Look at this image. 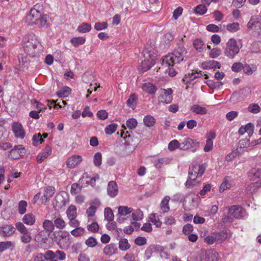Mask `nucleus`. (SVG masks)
<instances>
[{"instance_id":"f03ea898","label":"nucleus","mask_w":261,"mask_h":261,"mask_svg":"<svg viewBox=\"0 0 261 261\" xmlns=\"http://www.w3.org/2000/svg\"><path fill=\"white\" fill-rule=\"evenodd\" d=\"M142 55L144 59L142 61L140 70L141 72H144L155 64L156 50L152 46H146L143 50Z\"/></svg>"},{"instance_id":"7ed1b4c3","label":"nucleus","mask_w":261,"mask_h":261,"mask_svg":"<svg viewBox=\"0 0 261 261\" xmlns=\"http://www.w3.org/2000/svg\"><path fill=\"white\" fill-rule=\"evenodd\" d=\"M205 170V164H195L190 165L189 168L188 178L185 183L186 187L190 188L192 185H194L193 182L197 177L201 176Z\"/></svg>"},{"instance_id":"58836bf2","label":"nucleus","mask_w":261,"mask_h":261,"mask_svg":"<svg viewBox=\"0 0 261 261\" xmlns=\"http://www.w3.org/2000/svg\"><path fill=\"white\" fill-rule=\"evenodd\" d=\"M91 25L89 23H83L81 25H80L77 30L82 33H86L90 32L91 30Z\"/></svg>"},{"instance_id":"69168bd1","label":"nucleus","mask_w":261,"mask_h":261,"mask_svg":"<svg viewBox=\"0 0 261 261\" xmlns=\"http://www.w3.org/2000/svg\"><path fill=\"white\" fill-rule=\"evenodd\" d=\"M135 243L136 245L141 246L147 243V240L145 237H138L135 239Z\"/></svg>"},{"instance_id":"13d9d810","label":"nucleus","mask_w":261,"mask_h":261,"mask_svg":"<svg viewBox=\"0 0 261 261\" xmlns=\"http://www.w3.org/2000/svg\"><path fill=\"white\" fill-rule=\"evenodd\" d=\"M85 244L88 247L93 248L96 246L97 241L95 238L90 237L86 240Z\"/></svg>"},{"instance_id":"5fc2aeb1","label":"nucleus","mask_w":261,"mask_h":261,"mask_svg":"<svg viewBox=\"0 0 261 261\" xmlns=\"http://www.w3.org/2000/svg\"><path fill=\"white\" fill-rule=\"evenodd\" d=\"M180 145V143L177 140H173L169 142L168 148L170 151H173L176 149H179Z\"/></svg>"},{"instance_id":"2f4dec72","label":"nucleus","mask_w":261,"mask_h":261,"mask_svg":"<svg viewBox=\"0 0 261 261\" xmlns=\"http://www.w3.org/2000/svg\"><path fill=\"white\" fill-rule=\"evenodd\" d=\"M137 100V96L135 94H132L126 101V105L128 107L134 109L136 107Z\"/></svg>"},{"instance_id":"e2e57ef3","label":"nucleus","mask_w":261,"mask_h":261,"mask_svg":"<svg viewBox=\"0 0 261 261\" xmlns=\"http://www.w3.org/2000/svg\"><path fill=\"white\" fill-rule=\"evenodd\" d=\"M82 189V186L77 183H73L71 185L70 192L72 194L79 193Z\"/></svg>"},{"instance_id":"9b49d317","label":"nucleus","mask_w":261,"mask_h":261,"mask_svg":"<svg viewBox=\"0 0 261 261\" xmlns=\"http://www.w3.org/2000/svg\"><path fill=\"white\" fill-rule=\"evenodd\" d=\"M15 232V228L12 224H5L0 226V237L8 238Z\"/></svg>"},{"instance_id":"49530a36","label":"nucleus","mask_w":261,"mask_h":261,"mask_svg":"<svg viewBox=\"0 0 261 261\" xmlns=\"http://www.w3.org/2000/svg\"><path fill=\"white\" fill-rule=\"evenodd\" d=\"M118 125L116 123H111L106 127L105 131L106 134L111 135L117 129Z\"/></svg>"},{"instance_id":"09e8293b","label":"nucleus","mask_w":261,"mask_h":261,"mask_svg":"<svg viewBox=\"0 0 261 261\" xmlns=\"http://www.w3.org/2000/svg\"><path fill=\"white\" fill-rule=\"evenodd\" d=\"M54 224L57 228L63 229L65 227L66 223L64 220L60 217L57 218L54 220Z\"/></svg>"},{"instance_id":"680f3d73","label":"nucleus","mask_w":261,"mask_h":261,"mask_svg":"<svg viewBox=\"0 0 261 261\" xmlns=\"http://www.w3.org/2000/svg\"><path fill=\"white\" fill-rule=\"evenodd\" d=\"M85 231V229L82 227H76L71 231V234L74 237H79L82 235Z\"/></svg>"},{"instance_id":"774afa93","label":"nucleus","mask_w":261,"mask_h":261,"mask_svg":"<svg viewBox=\"0 0 261 261\" xmlns=\"http://www.w3.org/2000/svg\"><path fill=\"white\" fill-rule=\"evenodd\" d=\"M243 68V64L241 62L233 63L231 66V70L234 72H239Z\"/></svg>"},{"instance_id":"0eeeda50","label":"nucleus","mask_w":261,"mask_h":261,"mask_svg":"<svg viewBox=\"0 0 261 261\" xmlns=\"http://www.w3.org/2000/svg\"><path fill=\"white\" fill-rule=\"evenodd\" d=\"M39 45V42L35 36L34 35L30 36L28 38L27 42H25L23 45L24 51L27 55L34 57L38 53L37 48Z\"/></svg>"},{"instance_id":"f704fd0d","label":"nucleus","mask_w":261,"mask_h":261,"mask_svg":"<svg viewBox=\"0 0 261 261\" xmlns=\"http://www.w3.org/2000/svg\"><path fill=\"white\" fill-rule=\"evenodd\" d=\"M118 215L121 216H125L133 212V209L126 206H120L118 207Z\"/></svg>"},{"instance_id":"aec40b11","label":"nucleus","mask_w":261,"mask_h":261,"mask_svg":"<svg viewBox=\"0 0 261 261\" xmlns=\"http://www.w3.org/2000/svg\"><path fill=\"white\" fill-rule=\"evenodd\" d=\"M202 67L204 69H215L220 68L221 67V64L220 62L215 60H209L202 63Z\"/></svg>"},{"instance_id":"5701e85b","label":"nucleus","mask_w":261,"mask_h":261,"mask_svg":"<svg viewBox=\"0 0 261 261\" xmlns=\"http://www.w3.org/2000/svg\"><path fill=\"white\" fill-rule=\"evenodd\" d=\"M117 250V248L116 244L111 243L104 248L103 252L107 255L111 256L114 254Z\"/></svg>"},{"instance_id":"4c0bfd02","label":"nucleus","mask_w":261,"mask_h":261,"mask_svg":"<svg viewBox=\"0 0 261 261\" xmlns=\"http://www.w3.org/2000/svg\"><path fill=\"white\" fill-rule=\"evenodd\" d=\"M43 228L47 232H53L55 229L54 223L49 220H45L43 223Z\"/></svg>"},{"instance_id":"c03bdc74","label":"nucleus","mask_w":261,"mask_h":261,"mask_svg":"<svg viewBox=\"0 0 261 261\" xmlns=\"http://www.w3.org/2000/svg\"><path fill=\"white\" fill-rule=\"evenodd\" d=\"M28 203L27 201L24 200H21L18 202V213L20 215H23L27 211V207Z\"/></svg>"},{"instance_id":"6e6d98bb","label":"nucleus","mask_w":261,"mask_h":261,"mask_svg":"<svg viewBox=\"0 0 261 261\" xmlns=\"http://www.w3.org/2000/svg\"><path fill=\"white\" fill-rule=\"evenodd\" d=\"M94 164L97 167L100 166L102 163V154L100 152H96L93 158Z\"/></svg>"},{"instance_id":"6e6552de","label":"nucleus","mask_w":261,"mask_h":261,"mask_svg":"<svg viewBox=\"0 0 261 261\" xmlns=\"http://www.w3.org/2000/svg\"><path fill=\"white\" fill-rule=\"evenodd\" d=\"M172 93L173 90L171 88L162 89L158 97L159 100L166 104L170 103L173 99Z\"/></svg>"},{"instance_id":"603ef678","label":"nucleus","mask_w":261,"mask_h":261,"mask_svg":"<svg viewBox=\"0 0 261 261\" xmlns=\"http://www.w3.org/2000/svg\"><path fill=\"white\" fill-rule=\"evenodd\" d=\"M248 111L253 114L259 113L261 110L259 105L257 103H251L247 108Z\"/></svg>"},{"instance_id":"7c9ffc66","label":"nucleus","mask_w":261,"mask_h":261,"mask_svg":"<svg viewBox=\"0 0 261 261\" xmlns=\"http://www.w3.org/2000/svg\"><path fill=\"white\" fill-rule=\"evenodd\" d=\"M167 63H168V64H165V63L164 62V58L163 59L162 62V65L163 66H164L165 67H168V74H169V76H174L176 74L177 72L175 71L174 69H173L172 68V66H173V65L175 64L172 62H168Z\"/></svg>"},{"instance_id":"37998d69","label":"nucleus","mask_w":261,"mask_h":261,"mask_svg":"<svg viewBox=\"0 0 261 261\" xmlns=\"http://www.w3.org/2000/svg\"><path fill=\"white\" fill-rule=\"evenodd\" d=\"M14 246V245L11 241H7L0 242V253L4 252L5 250L10 248L11 247Z\"/></svg>"},{"instance_id":"8fccbe9b","label":"nucleus","mask_w":261,"mask_h":261,"mask_svg":"<svg viewBox=\"0 0 261 261\" xmlns=\"http://www.w3.org/2000/svg\"><path fill=\"white\" fill-rule=\"evenodd\" d=\"M226 29L229 32H236L240 29V24L237 22L228 23L226 25Z\"/></svg>"},{"instance_id":"052dcab7","label":"nucleus","mask_w":261,"mask_h":261,"mask_svg":"<svg viewBox=\"0 0 261 261\" xmlns=\"http://www.w3.org/2000/svg\"><path fill=\"white\" fill-rule=\"evenodd\" d=\"M22 234V235L20 236V240L22 243L28 244L31 241L32 237L30 231L28 232V233H23Z\"/></svg>"},{"instance_id":"dca6fc26","label":"nucleus","mask_w":261,"mask_h":261,"mask_svg":"<svg viewBox=\"0 0 261 261\" xmlns=\"http://www.w3.org/2000/svg\"><path fill=\"white\" fill-rule=\"evenodd\" d=\"M55 188L53 186L46 187L43 196L41 197L42 202H46L55 194Z\"/></svg>"},{"instance_id":"f3484780","label":"nucleus","mask_w":261,"mask_h":261,"mask_svg":"<svg viewBox=\"0 0 261 261\" xmlns=\"http://www.w3.org/2000/svg\"><path fill=\"white\" fill-rule=\"evenodd\" d=\"M206 261H218L219 254L215 249H210L205 252Z\"/></svg>"},{"instance_id":"79ce46f5","label":"nucleus","mask_w":261,"mask_h":261,"mask_svg":"<svg viewBox=\"0 0 261 261\" xmlns=\"http://www.w3.org/2000/svg\"><path fill=\"white\" fill-rule=\"evenodd\" d=\"M132 218L135 221H139L141 220L143 218V213L142 211L139 209H137L135 211H133L132 212Z\"/></svg>"},{"instance_id":"4be33fe9","label":"nucleus","mask_w":261,"mask_h":261,"mask_svg":"<svg viewBox=\"0 0 261 261\" xmlns=\"http://www.w3.org/2000/svg\"><path fill=\"white\" fill-rule=\"evenodd\" d=\"M143 90L150 94H154L157 90L156 87L152 83H145L142 85Z\"/></svg>"},{"instance_id":"cd10ccee","label":"nucleus","mask_w":261,"mask_h":261,"mask_svg":"<svg viewBox=\"0 0 261 261\" xmlns=\"http://www.w3.org/2000/svg\"><path fill=\"white\" fill-rule=\"evenodd\" d=\"M232 185V181L230 177L227 176L224 179L223 182L221 185L219 191L220 193L224 192L225 190L230 188Z\"/></svg>"},{"instance_id":"4d7b16f0","label":"nucleus","mask_w":261,"mask_h":261,"mask_svg":"<svg viewBox=\"0 0 261 261\" xmlns=\"http://www.w3.org/2000/svg\"><path fill=\"white\" fill-rule=\"evenodd\" d=\"M108 24L107 22H97L94 24V29L98 31L106 30L108 28Z\"/></svg>"},{"instance_id":"3c124183","label":"nucleus","mask_w":261,"mask_h":261,"mask_svg":"<svg viewBox=\"0 0 261 261\" xmlns=\"http://www.w3.org/2000/svg\"><path fill=\"white\" fill-rule=\"evenodd\" d=\"M149 219L150 221L157 227L161 226L162 223L160 221L159 218L156 214H152L150 215Z\"/></svg>"},{"instance_id":"72a5a7b5","label":"nucleus","mask_w":261,"mask_h":261,"mask_svg":"<svg viewBox=\"0 0 261 261\" xmlns=\"http://www.w3.org/2000/svg\"><path fill=\"white\" fill-rule=\"evenodd\" d=\"M160 247V246L152 245L147 248L145 251V257L146 259L148 260L152 256V253L158 249V248Z\"/></svg>"},{"instance_id":"e433bc0d","label":"nucleus","mask_w":261,"mask_h":261,"mask_svg":"<svg viewBox=\"0 0 261 261\" xmlns=\"http://www.w3.org/2000/svg\"><path fill=\"white\" fill-rule=\"evenodd\" d=\"M86 39L83 37H73L70 39V42L74 47H78L85 43Z\"/></svg>"},{"instance_id":"423d86ee","label":"nucleus","mask_w":261,"mask_h":261,"mask_svg":"<svg viewBox=\"0 0 261 261\" xmlns=\"http://www.w3.org/2000/svg\"><path fill=\"white\" fill-rule=\"evenodd\" d=\"M187 54V51L186 48L182 45H179L175 49L173 53L169 54L164 57V62L166 64L168 62L178 64L184 61Z\"/></svg>"},{"instance_id":"412c9836","label":"nucleus","mask_w":261,"mask_h":261,"mask_svg":"<svg viewBox=\"0 0 261 261\" xmlns=\"http://www.w3.org/2000/svg\"><path fill=\"white\" fill-rule=\"evenodd\" d=\"M216 243H221L224 241L228 237V232L226 230L214 232Z\"/></svg>"},{"instance_id":"2eb2a0df","label":"nucleus","mask_w":261,"mask_h":261,"mask_svg":"<svg viewBox=\"0 0 261 261\" xmlns=\"http://www.w3.org/2000/svg\"><path fill=\"white\" fill-rule=\"evenodd\" d=\"M170 162L171 159L168 157L158 158L152 161L154 166L158 169L162 168L164 165L169 164Z\"/></svg>"},{"instance_id":"bf43d9fd","label":"nucleus","mask_w":261,"mask_h":261,"mask_svg":"<svg viewBox=\"0 0 261 261\" xmlns=\"http://www.w3.org/2000/svg\"><path fill=\"white\" fill-rule=\"evenodd\" d=\"M33 143L34 146H37L39 144H41L43 142V139L40 134L34 135L32 138Z\"/></svg>"},{"instance_id":"b1692460","label":"nucleus","mask_w":261,"mask_h":261,"mask_svg":"<svg viewBox=\"0 0 261 261\" xmlns=\"http://www.w3.org/2000/svg\"><path fill=\"white\" fill-rule=\"evenodd\" d=\"M191 110L193 113L198 115H205L207 113V110L206 108L197 104L192 106Z\"/></svg>"},{"instance_id":"f8f14e48","label":"nucleus","mask_w":261,"mask_h":261,"mask_svg":"<svg viewBox=\"0 0 261 261\" xmlns=\"http://www.w3.org/2000/svg\"><path fill=\"white\" fill-rule=\"evenodd\" d=\"M83 160V158L80 155H73L69 156L66 162L67 167L69 169H73L79 165Z\"/></svg>"},{"instance_id":"ddd939ff","label":"nucleus","mask_w":261,"mask_h":261,"mask_svg":"<svg viewBox=\"0 0 261 261\" xmlns=\"http://www.w3.org/2000/svg\"><path fill=\"white\" fill-rule=\"evenodd\" d=\"M107 190L108 195L111 198H114L118 195V186L114 181H110L109 182Z\"/></svg>"},{"instance_id":"1a4fd4ad","label":"nucleus","mask_w":261,"mask_h":261,"mask_svg":"<svg viewBox=\"0 0 261 261\" xmlns=\"http://www.w3.org/2000/svg\"><path fill=\"white\" fill-rule=\"evenodd\" d=\"M228 214L236 219H242L245 216L246 211L240 206L232 205L229 208Z\"/></svg>"},{"instance_id":"de8ad7c7","label":"nucleus","mask_w":261,"mask_h":261,"mask_svg":"<svg viewBox=\"0 0 261 261\" xmlns=\"http://www.w3.org/2000/svg\"><path fill=\"white\" fill-rule=\"evenodd\" d=\"M15 229L20 232V233H28V232H29V230L27 228L24 226V225L20 222H17L15 224Z\"/></svg>"},{"instance_id":"393cba45","label":"nucleus","mask_w":261,"mask_h":261,"mask_svg":"<svg viewBox=\"0 0 261 261\" xmlns=\"http://www.w3.org/2000/svg\"><path fill=\"white\" fill-rule=\"evenodd\" d=\"M71 89L67 86H64L56 93L59 98H65L68 97L71 93Z\"/></svg>"},{"instance_id":"864d4df0","label":"nucleus","mask_w":261,"mask_h":261,"mask_svg":"<svg viewBox=\"0 0 261 261\" xmlns=\"http://www.w3.org/2000/svg\"><path fill=\"white\" fill-rule=\"evenodd\" d=\"M137 120L134 118H129L126 121V125L130 129H133L135 128L137 126Z\"/></svg>"},{"instance_id":"c756f323","label":"nucleus","mask_w":261,"mask_h":261,"mask_svg":"<svg viewBox=\"0 0 261 261\" xmlns=\"http://www.w3.org/2000/svg\"><path fill=\"white\" fill-rule=\"evenodd\" d=\"M169 200H170V197L168 196H166L162 200V201H161V204H160V207H161V209L162 210L163 213L164 214L168 212L170 210V207L169 206Z\"/></svg>"},{"instance_id":"a878e982","label":"nucleus","mask_w":261,"mask_h":261,"mask_svg":"<svg viewBox=\"0 0 261 261\" xmlns=\"http://www.w3.org/2000/svg\"><path fill=\"white\" fill-rule=\"evenodd\" d=\"M22 220L24 224L30 226L34 225L36 221L35 217L32 213L25 214Z\"/></svg>"},{"instance_id":"bb28decb","label":"nucleus","mask_w":261,"mask_h":261,"mask_svg":"<svg viewBox=\"0 0 261 261\" xmlns=\"http://www.w3.org/2000/svg\"><path fill=\"white\" fill-rule=\"evenodd\" d=\"M194 143V140L189 138H186L180 142V145L179 146V149L181 150H187L192 147Z\"/></svg>"},{"instance_id":"c9c22d12","label":"nucleus","mask_w":261,"mask_h":261,"mask_svg":"<svg viewBox=\"0 0 261 261\" xmlns=\"http://www.w3.org/2000/svg\"><path fill=\"white\" fill-rule=\"evenodd\" d=\"M193 45L196 50L201 53L204 48V43L200 39H196L193 41Z\"/></svg>"},{"instance_id":"4468645a","label":"nucleus","mask_w":261,"mask_h":261,"mask_svg":"<svg viewBox=\"0 0 261 261\" xmlns=\"http://www.w3.org/2000/svg\"><path fill=\"white\" fill-rule=\"evenodd\" d=\"M52 152L51 148L47 145L45 147L37 156V160L39 163H42L45 159H46Z\"/></svg>"},{"instance_id":"0e129e2a","label":"nucleus","mask_w":261,"mask_h":261,"mask_svg":"<svg viewBox=\"0 0 261 261\" xmlns=\"http://www.w3.org/2000/svg\"><path fill=\"white\" fill-rule=\"evenodd\" d=\"M87 229L91 232H96L99 230V225L96 222H92L91 224L88 225Z\"/></svg>"},{"instance_id":"39448f33","label":"nucleus","mask_w":261,"mask_h":261,"mask_svg":"<svg viewBox=\"0 0 261 261\" xmlns=\"http://www.w3.org/2000/svg\"><path fill=\"white\" fill-rule=\"evenodd\" d=\"M248 177L251 182L247 186V190L250 193L254 192L261 186V170L253 168L248 173Z\"/></svg>"},{"instance_id":"a211bd4d","label":"nucleus","mask_w":261,"mask_h":261,"mask_svg":"<svg viewBox=\"0 0 261 261\" xmlns=\"http://www.w3.org/2000/svg\"><path fill=\"white\" fill-rule=\"evenodd\" d=\"M121 137L125 140L124 145L125 146L126 149L127 148V146H132L131 151L134 150L135 149V145L132 144L131 142L133 138L131 137L130 135L128 134L127 132L125 134L124 132H122L121 133Z\"/></svg>"},{"instance_id":"6ab92c4d","label":"nucleus","mask_w":261,"mask_h":261,"mask_svg":"<svg viewBox=\"0 0 261 261\" xmlns=\"http://www.w3.org/2000/svg\"><path fill=\"white\" fill-rule=\"evenodd\" d=\"M244 99L243 91L240 90L234 92L230 98V101L233 103H236L239 101H241Z\"/></svg>"},{"instance_id":"a18cd8bd","label":"nucleus","mask_w":261,"mask_h":261,"mask_svg":"<svg viewBox=\"0 0 261 261\" xmlns=\"http://www.w3.org/2000/svg\"><path fill=\"white\" fill-rule=\"evenodd\" d=\"M104 214L105 219L108 221H112L114 220V215L111 208H106L105 209Z\"/></svg>"},{"instance_id":"338daca9","label":"nucleus","mask_w":261,"mask_h":261,"mask_svg":"<svg viewBox=\"0 0 261 261\" xmlns=\"http://www.w3.org/2000/svg\"><path fill=\"white\" fill-rule=\"evenodd\" d=\"M244 72L245 74L247 75H251L253 73V71H255L256 69V67L253 66L251 67L249 65H245L244 66H243Z\"/></svg>"},{"instance_id":"f257e3e1","label":"nucleus","mask_w":261,"mask_h":261,"mask_svg":"<svg viewBox=\"0 0 261 261\" xmlns=\"http://www.w3.org/2000/svg\"><path fill=\"white\" fill-rule=\"evenodd\" d=\"M25 22L29 25H36L38 28H46L49 25V16L43 14L36 8L31 9L25 17Z\"/></svg>"},{"instance_id":"a19ab883","label":"nucleus","mask_w":261,"mask_h":261,"mask_svg":"<svg viewBox=\"0 0 261 261\" xmlns=\"http://www.w3.org/2000/svg\"><path fill=\"white\" fill-rule=\"evenodd\" d=\"M128 241L126 239H121L119 242V248L122 251H126L130 248Z\"/></svg>"},{"instance_id":"473e14b6","label":"nucleus","mask_w":261,"mask_h":261,"mask_svg":"<svg viewBox=\"0 0 261 261\" xmlns=\"http://www.w3.org/2000/svg\"><path fill=\"white\" fill-rule=\"evenodd\" d=\"M66 214L68 219L76 218L77 216L76 207L75 205H70L66 210Z\"/></svg>"},{"instance_id":"9d476101","label":"nucleus","mask_w":261,"mask_h":261,"mask_svg":"<svg viewBox=\"0 0 261 261\" xmlns=\"http://www.w3.org/2000/svg\"><path fill=\"white\" fill-rule=\"evenodd\" d=\"M12 132L16 138L22 139L25 136V132L22 125L19 122H14L12 125Z\"/></svg>"},{"instance_id":"c85d7f7f","label":"nucleus","mask_w":261,"mask_h":261,"mask_svg":"<svg viewBox=\"0 0 261 261\" xmlns=\"http://www.w3.org/2000/svg\"><path fill=\"white\" fill-rule=\"evenodd\" d=\"M156 120L153 116L150 115H147L143 118L144 124L148 127H150L155 124Z\"/></svg>"},{"instance_id":"ea45409f","label":"nucleus","mask_w":261,"mask_h":261,"mask_svg":"<svg viewBox=\"0 0 261 261\" xmlns=\"http://www.w3.org/2000/svg\"><path fill=\"white\" fill-rule=\"evenodd\" d=\"M207 11V7L202 4L197 5L194 9V12L196 15H202Z\"/></svg>"},{"instance_id":"20e7f679","label":"nucleus","mask_w":261,"mask_h":261,"mask_svg":"<svg viewBox=\"0 0 261 261\" xmlns=\"http://www.w3.org/2000/svg\"><path fill=\"white\" fill-rule=\"evenodd\" d=\"M242 46V40H236L233 38H230L226 43V47L224 49V54L228 58L233 59L239 53Z\"/></svg>"}]
</instances>
